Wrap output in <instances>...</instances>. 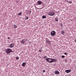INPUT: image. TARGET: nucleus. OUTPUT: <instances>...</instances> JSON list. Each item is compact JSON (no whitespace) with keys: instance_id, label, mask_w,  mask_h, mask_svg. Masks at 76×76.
Instances as JSON below:
<instances>
[{"instance_id":"1","label":"nucleus","mask_w":76,"mask_h":76,"mask_svg":"<svg viewBox=\"0 0 76 76\" xmlns=\"http://www.w3.org/2000/svg\"><path fill=\"white\" fill-rule=\"evenodd\" d=\"M45 60L47 62L49 63H52L53 62H56L57 61V59L54 58H47L45 59Z\"/></svg>"},{"instance_id":"2","label":"nucleus","mask_w":76,"mask_h":76,"mask_svg":"<svg viewBox=\"0 0 76 76\" xmlns=\"http://www.w3.org/2000/svg\"><path fill=\"white\" fill-rule=\"evenodd\" d=\"M48 15L50 16H53L55 15V13L53 11H50Z\"/></svg>"},{"instance_id":"3","label":"nucleus","mask_w":76,"mask_h":76,"mask_svg":"<svg viewBox=\"0 0 76 76\" xmlns=\"http://www.w3.org/2000/svg\"><path fill=\"white\" fill-rule=\"evenodd\" d=\"M27 40V39H24L21 40L20 41V43L22 44H25Z\"/></svg>"},{"instance_id":"4","label":"nucleus","mask_w":76,"mask_h":76,"mask_svg":"<svg viewBox=\"0 0 76 76\" xmlns=\"http://www.w3.org/2000/svg\"><path fill=\"white\" fill-rule=\"evenodd\" d=\"M12 50L10 48L7 49L5 51L7 54H10L12 52Z\"/></svg>"},{"instance_id":"5","label":"nucleus","mask_w":76,"mask_h":76,"mask_svg":"<svg viewBox=\"0 0 76 76\" xmlns=\"http://www.w3.org/2000/svg\"><path fill=\"white\" fill-rule=\"evenodd\" d=\"M56 32L54 31H52L50 33V35L52 36H54L56 35Z\"/></svg>"},{"instance_id":"6","label":"nucleus","mask_w":76,"mask_h":76,"mask_svg":"<svg viewBox=\"0 0 76 76\" xmlns=\"http://www.w3.org/2000/svg\"><path fill=\"white\" fill-rule=\"evenodd\" d=\"M45 40L46 42L49 45L51 44V42L48 39H46Z\"/></svg>"},{"instance_id":"7","label":"nucleus","mask_w":76,"mask_h":76,"mask_svg":"<svg viewBox=\"0 0 76 76\" xmlns=\"http://www.w3.org/2000/svg\"><path fill=\"white\" fill-rule=\"evenodd\" d=\"M42 1H38L37 2V5H40L42 4Z\"/></svg>"},{"instance_id":"8","label":"nucleus","mask_w":76,"mask_h":76,"mask_svg":"<svg viewBox=\"0 0 76 76\" xmlns=\"http://www.w3.org/2000/svg\"><path fill=\"white\" fill-rule=\"evenodd\" d=\"M71 70L70 69H67L65 71V72L68 73L71 72Z\"/></svg>"},{"instance_id":"9","label":"nucleus","mask_w":76,"mask_h":76,"mask_svg":"<svg viewBox=\"0 0 76 76\" xmlns=\"http://www.w3.org/2000/svg\"><path fill=\"white\" fill-rule=\"evenodd\" d=\"M54 72L55 74L56 75H58L60 73L57 70L55 71V72Z\"/></svg>"},{"instance_id":"10","label":"nucleus","mask_w":76,"mask_h":76,"mask_svg":"<svg viewBox=\"0 0 76 76\" xmlns=\"http://www.w3.org/2000/svg\"><path fill=\"white\" fill-rule=\"evenodd\" d=\"M14 45H13V44H11L10 45V48H12L14 47Z\"/></svg>"},{"instance_id":"11","label":"nucleus","mask_w":76,"mask_h":76,"mask_svg":"<svg viewBox=\"0 0 76 76\" xmlns=\"http://www.w3.org/2000/svg\"><path fill=\"white\" fill-rule=\"evenodd\" d=\"M58 18L57 17H56L55 18V20L56 22H58Z\"/></svg>"},{"instance_id":"12","label":"nucleus","mask_w":76,"mask_h":76,"mask_svg":"<svg viewBox=\"0 0 76 76\" xmlns=\"http://www.w3.org/2000/svg\"><path fill=\"white\" fill-rule=\"evenodd\" d=\"M65 34V31H61V34L62 35H64Z\"/></svg>"},{"instance_id":"13","label":"nucleus","mask_w":76,"mask_h":76,"mask_svg":"<svg viewBox=\"0 0 76 76\" xmlns=\"http://www.w3.org/2000/svg\"><path fill=\"white\" fill-rule=\"evenodd\" d=\"M26 65V63H23L22 64V66H25Z\"/></svg>"},{"instance_id":"14","label":"nucleus","mask_w":76,"mask_h":76,"mask_svg":"<svg viewBox=\"0 0 76 76\" xmlns=\"http://www.w3.org/2000/svg\"><path fill=\"white\" fill-rule=\"evenodd\" d=\"M60 26L61 27H62L63 25L62 23H60Z\"/></svg>"},{"instance_id":"15","label":"nucleus","mask_w":76,"mask_h":76,"mask_svg":"<svg viewBox=\"0 0 76 76\" xmlns=\"http://www.w3.org/2000/svg\"><path fill=\"white\" fill-rule=\"evenodd\" d=\"M14 28H16L18 27V26L15 25H14Z\"/></svg>"},{"instance_id":"16","label":"nucleus","mask_w":76,"mask_h":76,"mask_svg":"<svg viewBox=\"0 0 76 76\" xmlns=\"http://www.w3.org/2000/svg\"><path fill=\"white\" fill-rule=\"evenodd\" d=\"M42 18H43V19H45L46 18V17L45 15L43 16H42Z\"/></svg>"},{"instance_id":"17","label":"nucleus","mask_w":76,"mask_h":76,"mask_svg":"<svg viewBox=\"0 0 76 76\" xmlns=\"http://www.w3.org/2000/svg\"><path fill=\"white\" fill-rule=\"evenodd\" d=\"M28 17H25V19L28 20Z\"/></svg>"},{"instance_id":"18","label":"nucleus","mask_w":76,"mask_h":76,"mask_svg":"<svg viewBox=\"0 0 76 76\" xmlns=\"http://www.w3.org/2000/svg\"><path fill=\"white\" fill-rule=\"evenodd\" d=\"M22 12H20V13H18V15H22Z\"/></svg>"},{"instance_id":"19","label":"nucleus","mask_w":76,"mask_h":76,"mask_svg":"<svg viewBox=\"0 0 76 76\" xmlns=\"http://www.w3.org/2000/svg\"><path fill=\"white\" fill-rule=\"evenodd\" d=\"M67 3H72V1H67Z\"/></svg>"},{"instance_id":"20","label":"nucleus","mask_w":76,"mask_h":76,"mask_svg":"<svg viewBox=\"0 0 76 76\" xmlns=\"http://www.w3.org/2000/svg\"><path fill=\"white\" fill-rule=\"evenodd\" d=\"M68 53H64V55H66V56H67V54Z\"/></svg>"},{"instance_id":"21","label":"nucleus","mask_w":76,"mask_h":76,"mask_svg":"<svg viewBox=\"0 0 76 76\" xmlns=\"http://www.w3.org/2000/svg\"><path fill=\"white\" fill-rule=\"evenodd\" d=\"M64 61H65L66 62H67V60L66 59H64Z\"/></svg>"},{"instance_id":"22","label":"nucleus","mask_w":76,"mask_h":76,"mask_svg":"<svg viewBox=\"0 0 76 76\" xmlns=\"http://www.w3.org/2000/svg\"><path fill=\"white\" fill-rule=\"evenodd\" d=\"M16 59L17 60H18L19 59V57H17V58H16Z\"/></svg>"},{"instance_id":"23","label":"nucleus","mask_w":76,"mask_h":76,"mask_svg":"<svg viewBox=\"0 0 76 76\" xmlns=\"http://www.w3.org/2000/svg\"><path fill=\"white\" fill-rule=\"evenodd\" d=\"M62 56L61 57H62V58H64L65 57V56Z\"/></svg>"},{"instance_id":"24","label":"nucleus","mask_w":76,"mask_h":76,"mask_svg":"<svg viewBox=\"0 0 76 76\" xmlns=\"http://www.w3.org/2000/svg\"><path fill=\"white\" fill-rule=\"evenodd\" d=\"M47 56H44V58H47Z\"/></svg>"},{"instance_id":"25","label":"nucleus","mask_w":76,"mask_h":76,"mask_svg":"<svg viewBox=\"0 0 76 76\" xmlns=\"http://www.w3.org/2000/svg\"><path fill=\"white\" fill-rule=\"evenodd\" d=\"M45 72V70H43V72Z\"/></svg>"},{"instance_id":"26","label":"nucleus","mask_w":76,"mask_h":76,"mask_svg":"<svg viewBox=\"0 0 76 76\" xmlns=\"http://www.w3.org/2000/svg\"><path fill=\"white\" fill-rule=\"evenodd\" d=\"M39 52H41L42 51H41V50H39Z\"/></svg>"},{"instance_id":"27","label":"nucleus","mask_w":76,"mask_h":76,"mask_svg":"<svg viewBox=\"0 0 76 76\" xmlns=\"http://www.w3.org/2000/svg\"><path fill=\"white\" fill-rule=\"evenodd\" d=\"M74 42H76V39H75V40H74Z\"/></svg>"},{"instance_id":"28","label":"nucleus","mask_w":76,"mask_h":76,"mask_svg":"<svg viewBox=\"0 0 76 76\" xmlns=\"http://www.w3.org/2000/svg\"><path fill=\"white\" fill-rule=\"evenodd\" d=\"M35 8H36V9H37V10H39V9H38V8H37V7H35Z\"/></svg>"},{"instance_id":"29","label":"nucleus","mask_w":76,"mask_h":76,"mask_svg":"<svg viewBox=\"0 0 76 76\" xmlns=\"http://www.w3.org/2000/svg\"><path fill=\"white\" fill-rule=\"evenodd\" d=\"M8 39H10V37H8Z\"/></svg>"}]
</instances>
